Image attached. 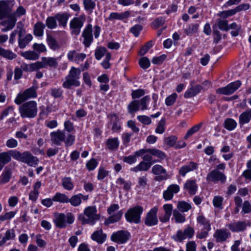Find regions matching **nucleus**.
I'll use <instances>...</instances> for the list:
<instances>
[{
	"mask_svg": "<svg viewBox=\"0 0 251 251\" xmlns=\"http://www.w3.org/2000/svg\"><path fill=\"white\" fill-rule=\"evenodd\" d=\"M50 137L51 142L56 146L64 142L66 147H69L74 144L75 140V136L71 134L66 135L64 130L60 129L51 132Z\"/></svg>",
	"mask_w": 251,
	"mask_h": 251,
	"instance_id": "nucleus-1",
	"label": "nucleus"
},
{
	"mask_svg": "<svg viewBox=\"0 0 251 251\" xmlns=\"http://www.w3.org/2000/svg\"><path fill=\"white\" fill-rule=\"evenodd\" d=\"M100 216L97 214V210L95 206L87 207L84 210L83 214L78 216V219L82 224L93 225L99 220Z\"/></svg>",
	"mask_w": 251,
	"mask_h": 251,
	"instance_id": "nucleus-2",
	"label": "nucleus"
},
{
	"mask_svg": "<svg viewBox=\"0 0 251 251\" xmlns=\"http://www.w3.org/2000/svg\"><path fill=\"white\" fill-rule=\"evenodd\" d=\"M81 69L72 67L68 75L65 77V81L63 83L62 86L64 88L70 89L72 86L78 87L80 86L79 81Z\"/></svg>",
	"mask_w": 251,
	"mask_h": 251,
	"instance_id": "nucleus-3",
	"label": "nucleus"
},
{
	"mask_svg": "<svg viewBox=\"0 0 251 251\" xmlns=\"http://www.w3.org/2000/svg\"><path fill=\"white\" fill-rule=\"evenodd\" d=\"M13 158L18 161L27 164L32 167H35L39 162L37 157L34 156L29 151L21 152L16 150L11 151Z\"/></svg>",
	"mask_w": 251,
	"mask_h": 251,
	"instance_id": "nucleus-4",
	"label": "nucleus"
},
{
	"mask_svg": "<svg viewBox=\"0 0 251 251\" xmlns=\"http://www.w3.org/2000/svg\"><path fill=\"white\" fill-rule=\"evenodd\" d=\"M37 111V104L34 100L26 102L19 107V112L23 118H33L36 116Z\"/></svg>",
	"mask_w": 251,
	"mask_h": 251,
	"instance_id": "nucleus-5",
	"label": "nucleus"
},
{
	"mask_svg": "<svg viewBox=\"0 0 251 251\" xmlns=\"http://www.w3.org/2000/svg\"><path fill=\"white\" fill-rule=\"evenodd\" d=\"M143 212V207L141 205H136L130 208L125 213L127 222L138 224L141 222V216Z\"/></svg>",
	"mask_w": 251,
	"mask_h": 251,
	"instance_id": "nucleus-6",
	"label": "nucleus"
},
{
	"mask_svg": "<svg viewBox=\"0 0 251 251\" xmlns=\"http://www.w3.org/2000/svg\"><path fill=\"white\" fill-rule=\"evenodd\" d=\"M75 217L71 213H68L66 215L63 213H56L53 222L56 226L59 228H64L66 226V223L71 224L74 222Z\"/></svg>",
	"mask_w": 251,
	"mask_h": 251,
	"instance_id": "nucleus-7",
	"label": "nucleus"
},
{
	"mask_svg": "<svg viewBox=\"0 0 251 251\" xmlns=\"http://www.w3.org/2000/svg\"><path fill=\"white\" fill-rule=\"evenodd\" d=\"M86 20L85 16L81 15L78 17H74L70 22L71 34L77 36L79 34L81 28Z\"/></svg>",
	"mask_w": 251,
	"mask_h": 251,
	"instance_id": "nucleus-8",
	"label": "nucleus"
},
{
	"mask_svg": "<svg viewBox=\"0 0 251 251\" xmlns=\"http://www.w3.org/2000/svg\"><path fill=\"white\" fill-rule=\"evenodd\" d=\"M194 233V229L190 226H188L183 231L181 230H178L176 234L172 236V238L176 242H182L186 238H192Z\"/></svg>",
	"mask_w": 251,
	"mask_h": 251,
	"instance_id": "nucleus-9",
	"label": "nucleus"
},
{
	"mask_svg": "<svg viewBox=\"0 0 251 251\" xmlns=\"http://www.w3.org/2000/svg\"><path fill=\"white\" fill-rule=\"evenodd\" d=\"M37 96L35 88L30 87L26 89L23 93L19 94L15 100V102L17 104H20L27 99L36 98Z\"/></svg>",
	"mask_w": 251,
	"mask_h": 251,
	"instance_id": "nucleus-10",
	"label": "nucleus"
},
{
	"mask_svg": "<svg viewBox=\"0 0 251 251\" xmlns=\"http://www.w3.org/2000/svg\"><path fill=\"white\" fill-rule=\"evenodd\" d=\"M206 179L209 182L214 183L220 182L224 184L226 181V176L224 173L219 170H213L207 175Z\"/></svg>",
	"mask_w": 251,
	"mask_h": 251,
	"instance_id": "nucleus-11",
	"label": "nucleus"
},
{
	"mask_svg": "<svg viewBox=\"0 0 251 251\" xmlns=\"http://www.w3.org/2000/svg\"><path fill=\"white\" fill-rule=\"evenodd\" d=\"M241 85V82L239 80L232 82L226 87L219 88L216 89V92L219 94L229 95L233 94Z\"/></svg>",
	"mask_w": 251,
	"mask_h": 251,
	"instance_id": "nucleus-12",
	"label": "nucleus"
},
{
	"mask_svg": "<svg viewBox=\"0 0 251 251\" xmlns=\"http://www.w3.org/2000/svg\"><path fill=\"white\" fill-rule=\"evenodd\" d=\"M130 237V233L126 230H119L114 232L111 236V240L118 244H125L129 239Z\"/></svg>",
	"mask_w": 251,
	"mask_h": 251,
	"instance_id": "nucleus-13",
	"label": "nucleus"
},
{
	"mask_svg": "<svg viewBox=\"0 0 251 251\" xmlns=\"http://www.w3.org/2000/svg\"><path fill=\"white\" fill-rule=\"evenodd\" d=\"M59 58L42 57L41 61H37L39 70L46 68L48 66L54 69L56 68L58 66L57 60Z\"/></svg>",
	"mask_w": 251,
	"mask_h": 251,
	"instance_id": "nucleus-14",
	"label": "nucleus"
},
{
	"mask_svg": "<svg viewBox=\"0 0 251 251\" xmlns=\"http://www.w3.org/2000/svg\"><path fill=\"white\" fill-rule=\"evenodd\" d=\"M83 37L82 43L85 48H88L93 41L92 34V25L91 24H88L84 29L82 33Z\"/></svg>",
	"mask_w": 251,
	"mask_h": 251,
	"instance_id": "nucleus-15",
	"label": "nucleus"
},
{
	"mask_svg": "<svg viewBox=\"0 0 251 251\" xmlns=\"http://www.w3.org/2000/svg\"><path fill=\"white\" fill-rule=\"evenodd\" d=\"M158 208L154 207L151 209L147 214L145 224L149 226H152L156 225L158 223L157 212Z\"/></svg>",
	"mask_w": 251,
	"mask_h": 251,
	"instance_id": "nucleus-16",
	"label": "nucleus"
},
{
	"mask_svg": "<svg viewBox=\"0 0 251 251\" xmlns=\"http://www.w3.org/2000/svg\"><path fill=\"white\" fill-rule=\"evenodd\" d=\"M18 43L20 49L25 48L28 43L32 40V36L30 34H27L23 37L25 34V31L23 27H20L18 32Z\"/></svg>",
	"mask_w": 251,
	"mask_h": 251,
	"instance_id": "nucleus-17",
	"label": "nucleus"
},
{
	"mask_svg": "<svg viewBox=\"0 0 251 251\" xmlns=\"http://www.w3.org/2000/svg\"><path fill=\"white\" fill-rule=\"evenodd\" d=\"M5 19H3L0 22V25L4 26V27L1 29V31L3 32L12 29L14 27L17 20L16 17H14V16L12 15L7 17Z\"/></svg>",
	"mask_w": 251,
	"mask_h": 251,
	"instance_id": "nucleus-18",
	"label": "nucleus"
},
{
	"mask_svg": "<svg viewBox=\"0 0 251 251\" xmlns=\"http://www.w3.org/2000/svg\"><path fill=\"white\" fill-rule=\"evenodd\" d=\"M230 236V232L226 228L218 229L213 234L214 238L218 243L225 242Z\"/></svg>",
	"mask_w": 251,
	"mask_h": 251,
	"instance_id": "nucleus-19",
	"label": "nucleus"
},
{
	"mask_svg": "<svg viewBox=\"0 0 251 251\" xmlns=\"http://www.w3.org/2000/svg\"><path fill=\"white\" fill-rule=\"evenodd\" d=\"M12 7L6 1H0V20L6 18L11 15Z\"/></svg>",
	"mask_w": 251,
	"mask_h": 251,
	"instance_id": "nucleus-20",
	"label": "nucleus"
},
{
	"mask_svg": "<svg viewBox=\"0 0 251 251\" xmlns=\"http://www.w3.org/2000/svg\"><path fill=\"white\" fill-rule=\"evenodd\" d=\"M248 226H250V224H248L245 221H238L230 223L227 226L231 231L238 232L246 230Z\"/></svg>",
	"mask_w": 251,
	"mask_h": 251,
	"instance_id": "nucleus-21",
	"label": "nucleus"
},
{
	"mask_svg": "<svg viewBox=\"0 0 251 251\" xmlns=\"http://www.w3.org/2000/svg\"><path fill=\"white\" fill-rule=\"evenodd\" d=\"M179 186L177 184H172L169 186L166 190L163 192V197L166 201L171 200L173 199L174 194L179 191Z\"/></svg>",
	"mask_w": 251,
	"mask_h": 251,
	"instance_id": "nucleus-22",
	"label": "nucleus"
},
{
	"mask_svg": "<svg viewBox=\"0 0 251 251\" xmlns=\"http://www.w3.org/2000/svg\"><path fill=\"white\" fill-rule=\"evenodd\" d=\"M198 168V164L197 163L190 161L188 164L183 165L180 168L179 174L181 176L184 177L187 173L197 170Z\"/></svg>",
	"mask_w": 251,
	"mask_h": 251,
	"instance_id": "nucleus-23",
	"label": "nucleus"
},
{
	"mask_svg": "<svg viewBox=\"0 0 251 251\" xmlns=\"http://www.w3.org/2000/svg\"><path fill=\"white\" fill-rule=\"evenodd\" d=\"M15 237V229L13 228L8 229L2 237L1 235L0 234V238H1V240L0 241V247L3 246L8 241L14 240Z\"/></svg>",
	"mask_w": 251,
	"mask_h": 251,
	"instance_id": "nucleus-24",
	"label": "nucleus"
},
{
	"mask_svg": "<svg viewBox=\"0 0 251 251\" xmlns=\"http://www.w3.org/2000/svg\"><path fill=\"white\" fill-rule=\"evenodd\" d=\"M88 195H83L82 194H78L73 196L70 199L69 198V202L75 207L79 206L81 203V201H87L88 199Z\"/></svg>",
	"mask_w": 251,
	"mask_h": 251,
	"instance_id": "nucleus-25",
	"label": "nucleus"
},
{
	"mask_svg": "<svg viewBox=\"0 0 251 251\" xmlns=\"http://www.w3.org/2000/svg\"><path fill=\"white\" fill-rule=\"evenodd\" d=\"M158 162V161L154 160L152 162H147L142 161L137 165L136 167L131 168L130 171L137 173L139 171H147L151 167L152 163Z\"/></svg>",
	"mask_w": 251,
	"mask_h": 251,
	"instance_id": "nucleus-26",
	"label": "nucleus"
},
{
	"mask_svg": "<svg viewBox=\"0 0 251 251\" xmlns=\"http://www.w3.org/2000/svg\"><path fill=\"white\" fill-rule=\"evenodd\" d=\"M251 120V108L247 109L242 112L239 117V123L243 126L249 123Z\"/></svg>",
	"mask_w": 251,
	"mask_h": 251,
	"instance_id": "nucleus-27",
	"label": "nucleus"
},
{
	"mask_svg": "<svg viewBox=\"0 0 251 251\" xmlns=\"http://www.w3.org/2000/svg\"><path fill=\"white\" fill-rule=\"evenodd\" d=\"M12 170L8 167H5L0 176V185L8 183L12 177Z\"/></svg>",
	"mask_w": 251,
	"mask_h": 251,
	"instance_id": "nucleus-28",
	"label": "nucleus"
},
{
	"mask_svg": "<svg viewBox=\"0 0 251 251\" xmlns=\"http://www.w3.org/2000/svg\"><path fill=\"white\" fill-rule=\"evenodd\" d=\"M56 20L59 23V25L65 28L67 24L68 20L70 17V14L68 13L65 12L62 13H58L55 15Z\"/></svg>",
	"mask_w": 251,
	"mask_h": 251,
	"instance_id": "nucleus-29",
	"label": "nucleus"
},
{
	"mask_svg": "<svg viewBox=\"0 0 251 251\" xmlns=\"http://www.w3.org/2000/svg\"><path fill=\"white\" fill-rule=\"evenodd\" d=\"M184 189L187 190L190 195H195L197 191L198 186L194 180H188L184 186Z\"/></svg>",
	"mask_w": 251,
	"mask_h": 251,
	"instance_id": "nucleus-30",
	"label": "nucleus"
},
{
	"mask_svg": "<svg viewBox=\"0 0 251 251\" xmlns=\"http://www.w3.org/2000/svg\"><path fill=\"white\" fill-rule=\"evenodd\" d=\"M92 240L97 242L98 243H103L106 238V235L103 233L102 229L95 231L91 235Z\"/></svg>",
	"mask_w": 251,
	"mask_h": 251,
	"instance_id": "nucleus-31",
	"label": "nucleus"
},
{
	"mask_svg": "<svg viewBox=\"0 0 251 251\" xmlns=\"http://www.w3.org/2000/svg\"><path fill=\"white\" fill-rule=\"evenodd\" d=\"M130 15L129 11H125L122 13L112 12L110 14L107 20L112 21L113 20H123L128 18Z\"/></svg>",
	"mask_w": 251,
	"mask_h": 251,
	"instance_id": "nucleus-32",
	"label": "nucleus"
},
{
	"mask_svg": "<svg viewBox=\"0 0 251 251\" xmlns=\"http://www.w3.org/2000/svg\"><path fill=\"white\" fill-rule=\"evenodd\" d=\"M202 87L201 85H197L187 90L185 92L184 96L185 98H189L194 97L199 93Z\"/></svg>",
	"mask_w": 251,
	"mask_h": 251,
	"instance_id": "nucleus-33",
	"label": "nucleus"
},
{
	"mask_svg": "<svg viewBox=\"0 0 251 251\" xmlns=\"http://www.w3.org/2000/svg\"><path fill=\"white\" fill-rule=\"evenodd\" d=\"M197 221L198 224L203 226V230H210L211 224L210 221L207 219L203 215H199L197 218Z\"/></svg>",
	"mask_w": 251,
	"mask_h": 251,
	"instance_id": "nucleus-34",
	"label": "nucleus"
},
{
	"mask_svg": "<svg viewBox=\"0 0 251 251\" xmlns=\"http://www.w3.org/2000/svg\"><path fill=\"white\" fill-rule=\"evenodd\" d=\"M21 68L23 71L25 72L37 71L39 70L37 62L30 64L25 63H22L21 65Z\"/></svg>",
	"mask_w": 251,
	"mask_h": 251,
	"instance_id": "nucleus-35",
	"label": "nucleus"
},
{
	"mask_svg": "<svg viewBox=\"0 0 251 251\" xmlns=\"http://www.w3.org/2000/svg\"><path fill=\"white\" fill-rule=\"evenodd\" d=\"M110 123L112 124V130L113 132H119L121 128L120 124L118 122V117L115 114L110 115Z\"/></svg>",
	"mask_w": 251,
	"mask_h": 251,
	"instance_id": "nucleus-36",
	"label": "nucleus"
},
{
	"mask_svg": "<svg viewBox=\"0 0 251 251\" xmlns=\"http://www.w3.org/2000/svg\"><path fill=\"white\" fill-rule=\"evenodd\" d=\"M119 146L118 138H109L106 142V146L109 150H117Z\"/></svg>",
	"mask_w": 251,
	"mask_h": 251,
	"instance_id": "nucleus-37",
	"label": "nucleus"
},
{
	"mask_svg": "<svg viewBox=\"0 0 251 251\" xmlns=\"http://www.w3.org/2000/svg\"><path fill=\"white\" fill-rule=\"evenodd\" d=\"M46 25L41 22L36 23L34 26V34L36 36L41 37L44 33Z\"/></svg>",
	"mask_w": 251,
	"mask_h": 251,
	"instance_id": "nucleus-38",
	"label": "nucleus"
},
{
	"mask_svg": "<svg viewBox=\"0 0 251 251\" xmlns=\"http://www.w3.org/2000/svg\"><path fill=\"white\" fill-rule=\"evenodd\" d=\"M123 214V213L121 210L119 211L115 214L112 215L107 218L104 222L105 225H108L119 221L121 219Z\"/></svg>",
	"mask_w": 251,
	"mask_h": 251,
	"instance_id": "nucleus-39",
	"label": "nucleus"
},
{
	"mask_svg": "<svg viewBox=\"0 0 251 251\" xmlns=\"http://www.w3.org/2000/svg\"><path fill=\"white\" fill-rule=\"evenodd\" d=\"M47 42L49 47L53 50H57L60 48L57 41L51 35H47Z\"/></svg>",
	"mask_w": 251,
	"mask_h": 251,
	"instance_id": "nucleus-40",
	"label": "nucleus"
},
{
	"mask_svg": "<svg viewBox=\"0 0 251 251\" xmlns=\"http://www.w3.org/2000/svg\"><path fill=\"white\" fill-rule=\"evenodd\" d=\"M21 55L25 59L29 60H36L39 57V54L33 50L25 51L22 52Z\"/></svg>",
	"mask_w": 251,
	"mask_h": 251,
	"instance_id": "nucleus-41",
	"label": "nucleus"
},
{
	"mask_svg": "<svg viewBox=\"0 0 251 251\" xmlns=\"http://www.w3.org/2000/svg\"><path fill=\"white\" fill-rule=\"evenodd\" d=\"M52 200L60 203H69V198L65 194L57 192L52 197Z\"/></svg>",
	"mask_w": 251,
	"mask_h": 251,
	"instance_id": "nucleus-42",
	"label": "nucleus"
},
{
	"mask_svg": "<svg viewBox=\"0 0 251 251\" xmlns=\"http://www.w3.org/2000/svg\"><path fill=\"white\" fill-rule=\"evenodd\" d=\"M127 109L129 113L133 114L140 109L139 101L133 100L131 101L127 106Z\"/></svg>",
	"mask_w": 251,
	"mask_h": 251,
	"instance_id": "nucleus-43",
	"label": "nucleus"
},
{
	"mask_svg": "<svg viewBox=\"0 0 251 251\" xmlns=\"http://www.w3.org/2000/svg\"><path fill=\"white\" fill-rule=\"evenodd\" d=\"M83 4L85 10L92 13L96 7L95 0H83Z\"/></svg>",
	"mask_w": 251,
	"mask_h": 251,
	"instance_id": "nucleus-44",
	"label": "nucleus"
},
{
	"mask_svg": "<svg viewBox=\"0 0 251 251\" xmlns=\"http://www.w3.org/2000/svg\"><path fill=\"white\" fill-rule=\"evenodd\" d=\"M224 126L225 128L228 130H232L237 126L236 122L233 119L231 118H227L225 120Z\"/></svg>",
	"mask_w": 251,
	"mask_h": 251,
	"instance_id": "nucleus-45",
	"label": "nucleus"
},
{
	"mask_svg": "<svg viewBox=\"0 0 251 251\" xmlns=\"http://www.w3.org/2000/svg\"><path fill=\"white\" fill-rule=\"evenodd\" d=\"M62 183L63 188L67 190L70 191L73 189L74 184L72 179L70 177H65L62 179Z\"/></svg>",
	"mask_w": 251,
	"mask_h": 251,
	"instance_id": "nucleus-46",
	"label": "nucleus"
},
{
	"mask_svg": "<svg viewBox=\"0 0 251 251\" xmlns=\"http://www.w3.org/2000/svg\"><path fill=\"white\" fill-rule=\"evenodd\" d=\"M150 153L162 160L166 158V154L162 151L155 148L150 149Z\"/></svg>",
	"mask_w": 251,
	"mask_h": 251,
	"instance_id": "nucleus-47",
	"label": "nucleus"
},
{
	"mask_svg": "<svg viewBox=\"0 0 251 251\" xmlns=\"http://www.w3.org/2000/svg\"><path fill=\"white\" fill-rule=\"evenodd\" d=\"M5 151L0 153V162L4 165L8 163L11 159V151Z\"/></svg>",
	"mask_w": 251,
	"mask_h": 251,
	"instance_id": "nucleus-48",
	"label": "nucleus"
},
{
	"mask_svg": "<svg viewBox=\"0 0 251 251\" xmlns=\"http://www.w3.org/2000/svg\"><path fill=\"white\" fill-rule=\"evenodd\" d=\"M46 25L48 28L52 29L56 28L57 26L55 16H49L46 20Z\"/></svg>",
	"mask_w": 251,
	"mask_h": 251,
	"instance_id": "nucleus-49",
	"label": "nucleus"
},
{
	"mask_svg": "<svg viewBox=\"0 0 251 251\" xmlns=\"http://www.w3.org/2000/svg\"><path fill=\"white\" fill-rule=\"evenodd\" d=\"M177 208L181 212H186L191 209V205L186 201H180L178 202Z\"/></svg>",
	"mask_w": 251,
	"mask_h": 251,
	"instance_id": "nucleus-50",
	"label": "nucleus"
},
{
	"mask_svg": "<svg viewBox=\"0 0 251 251\" xmlns=\"http://www.w3.org/2000/svg\"><path fill=\"white\" fill-rule=\"evenodd\" d=\"M151 172L155 175H166V170L160 165L156 164L151 168Z\"/></svg>",
	"mask_w": 251,
	"mask_h": 251,
	"instance_id": "nucleus-51",
	"label": "nucleus"
},
{
	"mask_svg": "<svg viewBox=\"0 0 251 251\" xmlns=\"http://www.w3.org/2000/svg\"><path fill=\"white\" fill-rule=\"evenodd\" d=\"M173 216L176 223H182L185 221V216L180 213L178 210L175 209L173 211Z\"/></svg>",
	"mask_w": 251,
	"mask_h": 251,
	"instance_id": "nucleus-52",
	"label": "nucleus"
},
{
	"mask_svg": "<svg viewBox=\"0 0 251 251\" xmlns=\"http://www.w3.org/2000/svg\"><path fill=\"white\" fill-rule=\"evenodd\" d=\"M202 123H200L198 125L194 126L191 128H190L188 131L187 132L186 135H185L184 138V139H187L189 137L192 136L195 133L198 132L200 129Z\"/></svg>",
	"mask_w": 251,
	"mask_h": 251,
	"instance_id": "nucleus-53",
	"label": "nucleus"
},
{
	"mask_svg": "<svg viewBox=\"0 0 251 251\" xmlns=\"http://www.w3.org/2000/svg\"><path fill=\"white\" fill-rule=\"evenodd\" d=\"M199 26V25L197 24H192L185 29V32L187 35H192L197 32Z\"/></svg>",
	"mask_w": 251,
	"mask_h": 251,
	"instance_id": "nucleus-54",
	"label": "nucleus"
},
{
	"mask_svg": "<svg viewBox=\"0 0 251 251\" xmlns=\"http://www.w3.org/2000/svg\"><path fill=\"white\" fill-rule=\"evenodd\" d=\"M140 67L143 69H146L150 67V61L147 57H142L139 61Z\"/></svg>",
	"mask_w": 251,
	"mask_h": 251,
	"instance_id": "nucleus-55",
	"label": "nucleus"
},
{
	"mask_svg": "<svg viewBox=\"0 0 251 251\" xmlns=\"http://www.w3.org/2000/svg\"><path fill=\"white\" fill-rule=\"evenodd\" d=\"M218 26L221 30L226 31L229 29L227 20L219 19L218 22Z\"/></svg>",
	"mask_w": 251,
	"mask_h": 251,
	"instance_id": "nucleus-56",
	"label": "nucleus"
},
{
	"mask_svg": "<svg viewBox=\"0 0 251 251\" xmlns=\"http://www.w3.org/2000/svg\"><path fill=\"white\" fill-rule=\"evenodd\" d=\"M150 100V98L148 96H146L142 98L139 101V105L141 106V110H144L148 109L147 103Z\"/></svg>",
	"mask_w": 251,
	"mask_h": 251,
	"instance_id": "nucleus-57",
	"label": "nucleus"
},
{
	"mask_svg": "<svg viewBox=\"0 0 251 251\" xmlns=\"http://www.w3.org/2000/svg\"><path fill=\"white\" fill-rule=\"evenodd\" d=\"M117 184L119 185H123L124 189L128 190L130 189L131 183L130 181H126L123 178L119 177L116 181Z\"/></svg>",
	"mask_w": 251,
	"mask_h": 251,
	"instance_id": "nucleus-58",
	"label": "nucleus"
},
{
	"mask_svg": "<svg viewBox=\"0 0 251 251\" xmlns=\"http://www.w3.org/2000/svg\"><path fill=\"white\" fill-rule=\"evenodd\" d=\"M16 214V211H10L6 212L3 215H0V221L3 222L7 220H10L13 218Z\"/></svg>",
	"mask_w": 251,
	"mask_h": 251,
	"instance_id": "nucleus-59",
	"label": "nucleus"
},
{
	"mask_svg": "<svg viewBox=\"0 0 251 251\" xmlns=\"http://www.w3.org/2000/svg\"><path fill=\"white\" fill-rule=\"evenodd\" d=\"M145 94V91L142 89H139L134 90L131 93V97L133 99H136L140 98Z\"/></svg>",
	"mask_w": 251,
	"mask_h": 251,
	"instance_id": "nucleus-60",
	"label": "nucleus"
},
{
	"mask_svg": "<svg viewBox=\"0 0 251 251\" xmlns=\"http://www.w3.org/2000/svg\"><path fill=\"white\" fill-rule=\"evenodd\" d=\"M223 200V198L221 196H215L213 200V203L214 206L217 208H222V205Z\"/></svg>",
	"mask_w": 251,
	"mask_h": 251,
	"instance_id": "nucleus-61",
	"label": "nucleus"
},
{
	"mask_svg": "<svg viewBox=\"0 0 251 251\" xmlns=\"http://www.w3.org/2000/svg\"><path fill=\"white\" fill-rule=\"evenodd\" d=\"M64 131H66L69 133H71L75 130L73 123L70 120L66 121L64 124Z\"/></svg>",
	"mask_w": 251,
	"mask_h": 251,
	"instance_id": "nucleus-62",
	"label": "nucleus"
},
{
	"mask_svg": "<svg viewBox=\"0 0 251 251\" xmlns=\"http://www.w3.org/2000/svg\"><path fill=\"white\" fill-rule=\"evenodd\" d=\"M25 13V9L22 6H19L16 11L11 13L14 17H20Z\"/></svg>",
	"mask_w": 251,
	"mask_h": 251,
	"instance_id": "nucleus-63",
	"label": "nucleus"
},
{
	"mask_svg": "<svg viewBox=\"0 0 251 251\" xmlns=\"http://www.w3.org/2000/svg\"><path fill=\"white\" fill-rule=\"evenodd\" d=\"M106 49L105 48H99L96 50L95 57L98 60L100 59L106 53Z\"/></svg>",
	"mask_w": 251,
	"mask_h": 251,
	"instance_id": "nucleus-64",
	"label": "nucleus"
}]
</instances>
